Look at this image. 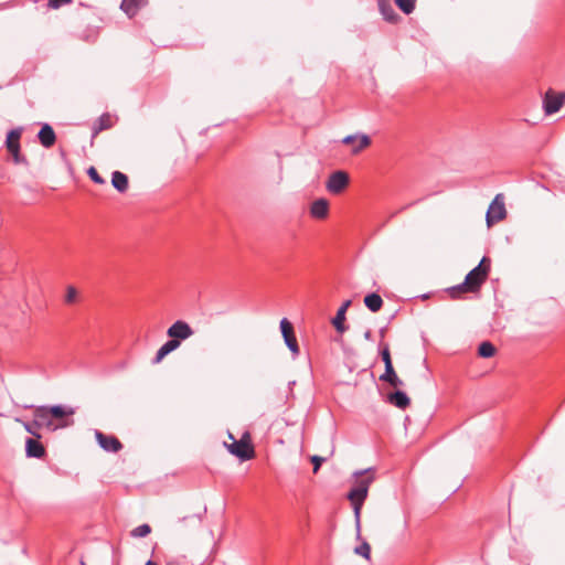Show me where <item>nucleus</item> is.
<instances>
[{"label":"nucleus","instance_id":"19","mask_svg":"<svg viewBox=\"0 0 565 565\" xmlns=\"http://www.w3.org/2000/svg\"><path fill=\"white\" fill-rule=\"evenodd\" d=\"M179 347H180V342H177V340H171V339L168 340L164 344H162L159 348V350L157 351V353L152 360V363L153 364L160 363L164 359L166 355L173 352Z\"/></svg>","mask_w":565,"mask_h":565},{"label":"nucleus","instance_id":"30","mask_svg":"<svg viewBox=\"0 0 565 565\" xmlns=\"http://www.w3.org/2000/svg\"><path fill=\"white\" fill-rule=\"evenodd\" d=\"M150 532H151L150 525L145 523V524H141V525L135 527L131 531V536H134V537H145L148 534H150Z\"/></svg>","mask_w":565,"mask_h":565},{"label":"nucleus","instance_id":"35","mask_svg":"<svg viewBox=\"0 0 565 565\" xmlns=\"http://www.w3.org/2000/svg\"><path fill=\"white\" fill-rule=\"evenodd\" d=\"M327 460V458L324 457H320V456H312L311 457V462L313 463V472L317 473L319 468L321 467V465Z\"/></svg>","mask_w":565,"mask_h":565},{"label":"nucleus","instance_id":"41","mask_svg":"<svg viewBox=\"0 0 565 565\" xmlns=\"http://www.w3.org/2000/svg\"><path fill=\"white\" fill-rule=\"evenodd\" d=\"M146 565H157V563H156V562H153V561H148V562L146 563Z\"/></svg>","mask_w":565,"mask_h":565},{"label":"nucleus","instance_id":"39","mask_svg":"<svg viewBox=\"0 0 565 565\" xmlns=\"http://www.w3.org/2000/svg\"><path fill=\"white\" fill-rule=\"evenodd\" d=\"M351 306V300L344 301L338 310H342L343 313H347L348 308Z\"/></svg>","mask_w":565,"mask_h":565},{"label":"nucleus","instance_id":"27","mask_svg":"<svg viewBox=\"0 0 565 565\" xmlns=\"http://www.w3.org/2000/svg\"><path fill=\"white\" fill-rule=\"evenodd\" d=\"M344 321L345 313H343L342 310H338L335 317L332 319V324L335 328V330L340 333H343L348 329Z\"/></svg>","mask_w":565,"mask_h":565},{"label":"nucleus","instance_id":"37","mask_svg":"<svg viewBox=\"0 0 565 565\" xmlns=\"http://www.w3.org/2000/svg\"><path fill=\"white\" fill-rule=\"evenodd\" d=\"M186 520H191L194 523H196L198 525H200L201 522H202V518L199 514H194V515H190V516H183L182 519H180V521H186Z\"/></svg>","mask_w":565,"mask_h":565},{"label":"nucleus","instance_id":"29","mask_svg":"<svg viewBox=\"0 0 565 565\" xmlns=\"http://www.w3.org/2000/svg\"><path fill=\"white\" fill-rule=\"evenodd\" d=\"M380 353H381L382 361L384 362L385 370L390 369V367H394L392 358H391L390 347L387 343L382 345Z\"/></svg>","mask_w":565,"mask_h":565},{"label":"nucleus","instance_id":"9","mask_svg":"<svg viewBox=\"0 0 565 565\" xmlns=\"http://www.w3.org/2000/svg\"><path fill=\"white\" fill-rule=\"evenodd\" d=\"M280 330L288 349L296 355L299 354V345L295 335L294 327L287 318L280 321Z\"/></svg>","mask_w":565,"mask_h":565},{"label":"nucleus","instance_id":"5","mask_svg":"<svg viewBox=\"0 0 565 565\" xmlns=\"http://www.w3.org/2000/svg\"><path fill=\"white\" fill-rule=\"evenodd\" d=\"M230 438L233 439V443L225 444V446L232 455L236 456L241 460H249L254 457V448L248 441L243 438L241 440H236L232 434H230Z\"/></svg>","mask_w":565,"mask_h":565},{"label":"nucleus","instance_id":"7","mask_svg":"<svg viewBox=\"0 0 565 565\" xmlns=\"http://www.w3.org/2000/svg\"><path fill=\"white\" fill-rule=\"evenodd\" d=\"M194 334L193 329L190 327V324L183 320H178L174 323H172L168 330L167 335L171 340H177V342L183 341L189 339Z\"/></svg>","mask_w":565,"mask_h":565},{"label":"nucleus","instance_id":"31","mask_svg":"<svg viewBox=\"0 0 565 565\" xmlns=\"http://www.w3.org/2000/svg\"><path fill=\"white\" fill-rule=\"evenodd\" d=\"M355 554L370 559L371 555V546L366 541H363L361 545L356 546L354 550Z\"/></svg>","mask_w":565,"mask_h":565},{"label":"nucleus","instance_id":"8","mask_svg":"<svg viewBox=\"0 0 565 565\" xmlns=\"http://www.w3.org/2000/svg\"><path fill=\"white\" fill-rule=\"evenodd\" d=\"M349 175L344 171H335L330 174L327 181V190L330 193L339 194L341 193L349 184Z\"/></svg>","mask_w":565,"mask_h":565},{"label":"nucleus","instance_id":"10","mask_svg":"<svg viewBox=\"0 0 565 565\" xmlns=\"http://www.w3.org/2000/svg\"><path fill=\"white\" fill-rule=\"evenodd\" d=\"M50 413L52 420L55 423H68L67 427L74 424L72 416L74 415L75 411L73 407L64 405H54L50 406Z\"/></svg>","mask_w":565,"mask_h":565},{"label":"nucleus","instance_id":"14","mask_svg":"<svg viewBox=\"0 0 565 565\" xmlns=\"http://www.w3.org/2000/svg\"><path fill=\"white\" fill-rule=\"evenodd\" d=\"M310 216L317 220H324L329 215V202L327 199L315 200L309 210Z\"/></svg>","mask_w":565,"mask_h":565},{"label":"nucleus","instance_id":"4","mask_svg":"<svg viewBox=\"0 0 565 565\" xmlns=\"http://www.w3.org/2000/svg\"><path fill=\"white\" fill-rule=\"evenodd\" d=\"M507 216V210L504 205L503 194L499 193L495 195L489 209L487 211L486 221L487 225L491 227L493 224L504 220Z\"/></svg>","mask_w":565,"mask_h":565},{"label":"nucleus","instance_id":"16","mask_svg":"<svg viewBox=\"0 0 565 565\" xmlns=\"http://www.w3.org/2000/svg\"><path fill=\"white\" fill-rule=\"evenodd\" d=\"M38 138H39L40 143L44 148H51L56 141V135H55L53 128L49 124H44L41 127V129L38 134Z\"/></svg>","mask_w":565,"mask_h":565},{"label":"nucleus","instance_id":"11","mask_svg":"<svg viewBox=\"0 0 565 565\" xmlns=\"http://www.w3.org/2000/svg\"><path fill=\"white\" fill-rule=\"evenodd\" d=\"M565 100V94L564 93H554L552 90H548L545 94L543 104H544V110L547 115H552L557 113L561 107L563 106Z\"/></svg>","mask_w":565,"mask_h":565},{"label":"nucleus","instance_id":"38","mask_svg":"<svg viewBox=\"0 0 565 565\" xmlns=\"http://www.w3.org/2000/svg\"><path fill=\"white\" fill-rule=\"evenodd\" d=\"M351 306V300L344 301L338 310H342L343 313H347L348 308Z\"/></svg>","mask_w":565,"mask_h":565},{"label":"nucleus","instance_id":"3","mask_svg":"<svg viewBox=\"0 0 565 565\" xmlns=\"http://www.w3.org/2000/svg\"><path fill=\"white\" fill-rule=\"evenodd\" d=\"M33 416V425H38L40 428L45 427L51 431L66 428L68 424L53 422L50 413V406H36L34 408Z\"/></svg>","mask_w":565,"mask_h":565},{"label":"nucleus","instance_id":"15","mask_svg":"<svg viewBox=\"0 0 565 565\" xmlns=\"http://www.w3.org/2000/svg\"><path fill=\"white\" fill-rule=\"evenodd\" d=\"M25 452L30 458H43L45 455L44 446L38 438H28L25 441Z\"/></svg>","mask_w":565,"mask_h":565},{"label":"nucleus","instance_id":"13","mask_svg":"<svg viewBox=\"0 0 565 565\" xmlns=\"http://www.w3.org/2000/svg\"><path fill=\"white\" fill-rule=\"evenodd\" d=\"M342 142L352 146V153H359L371 145V139L367 135H350L344 137Z\"/></svg>","mask_w":565,"mask_h":565},{"label":"nucleus","instance_id":"40","mask_svg":"<svg viewBox=\"0 0 565 565\" xmlns=\"http://www.w3.org/2000/svg\"><path fill=\"white\" fill-rule=\"evenodd\" d=\"M364 338H365L366 340H371V338H372V331H371V330H366V331H365V333H364Z\"/></svg>","mask_w":565,"mask_h":565},{"label":"nucleus","instance_id":"2","mask_svg":"<svg viewBox=\"0 0 565 565\" xmlns=\"http://www.w3.org/2000/svg\"><path fill=\"white\" fill-rule=\"evenodd\" d=\"M490 271V259L483 257L478 266L466 275V285H470L478 292L488 278Z\"/></svg>","mask_w":565,"mask_h":565},{"label":"nucleus","instance_id":"32","mask_svg":"<svg viewBox=\"0 0 565 565\" xmlns=\"http://www.w3.org/2000/svg\"><path fill=\"white\" fill-rule=\"evenodd\" d=\"M23 424V427L24 429L33 435L35 438L40 439L41 438V435L38 433V430L40 429V427L38 425H33V420L32 422H22Z\"/></svg>","mask_w":565,"mask_h":565},{"label":"nucleus","instance_id":"23","mask_svg":"<svg viewBox=\"0 0 565 565\" xmlns=\"http://www.w3.org/2000/svg\"><path fill=\"white\" fill-rule=\"evenodd\" d=\"M364 305L372 312H377L383 306V299L376 292L369 294L364 297Z\"/></svg>","mask_w":565,"mask_h":565},{"label":"nucleus","instance_id":"20","mask_svg":"<svg viewBox=\"0 0 565 565\" xmlns=\"http://www.w3.org/2000/svg\"><path fill=\"white\" fill-rule=\"evenodd\" d=\"M147 4V0H122L120 9L129 17H135Z\"/></svg>","mask_w":565,"mask_h":565},{"label":"nucleus","instance_id":"12","mask_svg":"<svg viewBox=\"0 0 565 565\" xmlns=\"http://www.w3.org/2000/svg\"><path fill=\"white\" fill-rule=\"evenodd\" d=\"M96 439L99 446L108 452H118L122 448L120 440L111 435H105L102 431L96 430Z\"/></svg>","mask_w":565,"mask_h":565},{"label":"nucleus","instance_id":"24","mask_svg":"<svg viewBox=\"0 0 565 565\" xmlns=\"http://www.w3.org/2000/svg\"><path fill=\"white\" fill-rule=\"evenodd\" d=\"M447 292L452 299H458L463 292H476L470 285H466V279L456 286L447 289Z\"/></svg>","mask_w":565,"mask_h":565},{"label":"nucleus","instance_id":"17","mask_svg":"<svg viewBox=\"0 0 565 565\" xmlns=\"http://www.w3.org/2000/svg\"><path fill=\"white\" fill-rule=\"evenodd\" d=\"M379 10L384 20L390 23H396L399 19V15L396 13L390 0H379Z\"/></svg>","mask_w":565,"mask_h":565},{"label":"nucleus","instance_id":"36","mask_svg":"<svg viewBox=\"0 0 565 565\" xmlns=\"http://www.w3.org/2000/svg\"><path fill=\"white\" fill-rule=\"evenodd\" d=\"M72 3V0H49V8L51 9H58L62 6Z\"/></svg>","mask_w":565,"mask_h":565},{"label":"nucleus","instance_id":"42","mask_svg":"<svg viewBox=\"0 0 565 565\" xmlns=\"http://www.w3.org/2000/svg\"><path fill=\"white\" fill-rule=\"evenodd\" d=\"M412 205H413V203H409L406 206L402 207L399 211H404L405 209L411 207Z\"/></svg>","mask_w":565,"mask_h":565},{"label":"nucleus","instance_id":"21","mask_svg":"<svg viewBox=\"0 0 565 565\" xmlns=\"http://www.w3.org/2000/svg\"><path fill=\"white\" fill-rule=\"evenodd\" d=\"M111 184L118 192L124 193L129 185L128 177L120 171H114L111 174Z\"/></svg>","mask_w":565,"mask_h":565},{"label":"nucleus","instance_id":"1","mask_svg":"<svg viewBox=\"0 0 565 565\" xmlns=\"http://www.w3.org/2000/svg\"><path fill=\"white\" fill-rule=\"evenodd\" d=\"M355 481L354 486L348 493V499L351 501L354 511V521L356 529V536H361V510L362 505L367 498L369 488L374 481V475L372 468L358 471L354 473Z\"/></svg>","mask_w":565,"mask_h":565},{"label":"nucleus","instance_id":"26","mask_svg":"<svg viewBox=\"0 0 565 565\" xmlns=\"http://www.w3.org/2000/svg\"><path fill=\"white\" fill-rule=\"evenodd\" d=\"M495 351V347L489 341H483L478 348V354L481 358H492Z\"/></svg>","mask_w":565,"mask_h":565},{"label":"nucleus","instance_id":"28","mask_svg":"<svg viewBox=\"0 0 565 565\" xmlns=\"http://www.w3.org/2000/svg\"><path fill=\"white\" fill-rule=\"evenodd\" d=\"M395 2L405 14H411L415 10L416 0H396Z\"/></svg>","mask_w":565,"mask_h":565},{"label":"nucleus","instance_id":"18","mask_svg":"<svg viewBox=\"0 0 565 565\" xmlns=\"http://www.w3.org/2000/svg\"><path fill=\"white\" fill-rule=\"evenodd\" d=\"M387 402L399 409H405L411 405V399L403 391L396 390L387 395Z\"/></svg>","mask_w":565,"mask_h":565},{"label":"nucleus","instance_id":"22","mask_svg":"<svg viewBox=\"0 0 565 565\" xmlns=\"http://www.w3.org/2000/svg\"><path fill=\"white\" fill-rule=\"evenodd\" d=\"M380 381L388 383L395 388L404 386V382L397 376L394 367L386 369L384 373L380 375Z\"/></svg>","mask_w":565,"mask_h":565},{"label":"nucleus","instance_id":"25","mask_svg":"<svg viewBox=\"0 0 565 565\" xmlns=\"http://www.w3.org/2000/svg\"><path fill=\"white\" fill-rule=\"evenodd\" d=\"M113 126V120L109 114H103L94 125V136Z\"/></svg>","mask_w":565,"mask_h":565},{"label":"nucleus","instance_id":"34","mask_svg":"<svg viewBox=\"0 0 565 565\" xmlns=\"http://www.w3.org/2000/svg\"><path fill=\"white\" fill-rule=\"evenodd\" d=\"M77 299V290L73 286H68L65 295L66 303H74Z\"/></svg>","mask_w":565,"mask_h":565},{"label":"nucleus","instance_id":"33","mask_svg":"<svg viewBox=\"0 0 565 565\" xmlns=\"http://www.w3.org/2000/svg\"><path fill=\"white\" fill-rule=\"evenodd\" d=\"M87 173H88L89 178L92 179V181H94L95 183H97V184L106 183V181L99 175L98 171L94 167H90L87 170Z\"/></svg>","mask_w":565,"mask_h":565},{"label":"nucleus","instance_id":"6","mask_svg":"<svg viewBox=\"0 0 565 565\" xmlns=\"http://www.w3.org/2000/svg\"><path fill=\"white\" fill-rule=\"evenodd\" d=\"M22 135L21 128L12 129L7 135L6 146L8 151L12 154L14 163H25L26 160L20 153V138Z\"/></svg>","mask_w":565,"mask_h":565}]
</instances>
